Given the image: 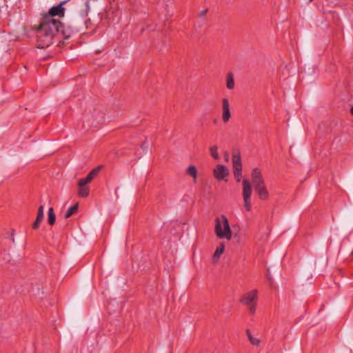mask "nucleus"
I'll return each mask as SVG.
<instances>
[{"label": "nucleus", "mask_w": 353, "mask_h": 353, "mask_svg": "<svg viewBox=\"0 0 353 353\" xmlns=\"http://www.w3.org/2000/svg\"><path fill=\"white\" fill-rule=\"evenodd\" d=\"M78 186V195L83 198L88 196L90 193V188L88 184L79 180Z\"/></svg>", "instance_id": "10"}, {"label": "nucleus", "mask_w": 353, "mask_h": 353, "mask_svg": "<svg viewBox=\"0 0 353 353\" xmlns=\"http://www.w3.org/2000/svg\"><path fill=\"white\" fill-rule=\"evenodd\" d=\"M78 210V204H75L71 207H70L65 214V218L68 219L72 215H73L74 213H76Z\"/></svg>", "instance_id": "17"}, {"label": "nucleus", "mask_w": 353, "mask_h": 353, "mask_svg": "<svg viewBox=\"0 0 353 353\" xmlns=\"http://www.w3.org/2000/svg\"><path fill=\"white\" fill-rule=\"evenodd\" d=\"M251 181L253 187L265 183V179L259 168H255L252 170Z\"/></svg>", "instance_id": "7"}, {"label": "nucleus", "mask_w": 353, "mask_h": 353, "mask_svg": "<svg viewBox=\"0 0 353 353\" xmlns=\"http://www.w3.org/2000/svg\"><path fill=\"white\" fill-rule=\"evenodd\" d=\"M101 168V166H98L96 168L93 169L89 174L88 175H90V177H92V179H94V177L95 176L97 175V174L99 172Z\"/></svg>", "instance_id": "20"}, {"label": "nucleus", "mask_w": 353, "mask_h": 353, "mask_svg": "<svg viewBox=\"0 0 353 353\" xmlns=\"http://www.w3.org/2000/svg\"><path fill=\"white\" fill-rule=\"evenodd\" d=\"M210 154L214 159H219L218 148L216 145H213L210 148Z\"/></svg>", "instance_id": "18"}, {"label": "nucleus", "mask_w": 353, "mask_h": 353, "mask_svg": "<svg viewBox=\"0 0 353 353\" xmlns=\"http://www.w3.org/2000/svg\"><path fill=\"white\" fill-rule=\"evenodd\" d=\"M226 88L228 90H233L235 87L234 74L232 72L227 74L225 77Z\"/></svg>", "instance_id": "13"}, {"label": "nucleus", "mask_w": 353, "mask_h": 353, "mask_svg": "<svg viewBox=\"0 0 353 353\" xmlns=\"http://www.w3.org/2000/svg\"><path fill=\"white\" fill-rule=\"evenodd\" d=\"M214 232L216 236L221 239L230 241L232 236V232L229 221L225 215L216 217L215 219Z\"/></svg>", "instance_id": "2"}, {"label": "nucleus", "mask_w": 353, "mask_h": 353, "mask_svg": "<svg viewBox=\"0 0 353 353\" xmlns=\"http://www.w3.org/2000/svg\"><path fill=\"white\" fill-rule=\"evenodd\" d=\"M213 174L217 180L221 181L228 175L229 172L225 166L219 164L216 168L214 169Z\"/></svg>", "instance_id": "8"}, {"label": "nucleus", "mask_w": 353, "mask_h": 353, "mask_svg": "<svg viewBox=\"0 0 353 353\" xmlns=\"http://www.w3.org/2000/svg\"><path fill=\"white\" fill-rule=\"evenodd\" d=\"M48 215V221L49 224L50 225H53L56 221V216H55V214L54 212V210L52 208H49Z\"/></svg>", "instance_id": "16"}, {"label": "nucleus", "mask_w": 353, "mask_h": 353, "mask_svg": "<svg viewBox=\"0 0 353 353\" xmlns=\"http://www.w3.org/2000/svg\"><path fill=\"white\" fill-rule=\"evenodd\" d=\"M351 114L353 115V106L351 108Z\"/></svg>", "instance_id": "26"}, {"label": "nucleus", "mask_w": 353, "mask_h": 353, "mask_svg": "<svg viewBox=\"0 0 353 353\" xmlns=\"http://www.w3.org/2000/svg\"><path fill=\"white\" fill-rule=\"evenodd\" d=\"M222 115L221 119L223 123H226L231 118V112L230 110V103L228 98H223L221 100Z\"/></svg>", "instance_id": "5"}, {"label": "nucleus", "mask_w": 353, "mask_h": 353, "mask_svg": "<svg viewBox=\"0 0 353 353\" xmlns=\"http://www.w3.org/2000/svg\"><path fill=\"white\" fill-rule=\"evenodd\" d=\"M255 192L259 197L262 200H267L269 199L270 193L265 185V182L263 184H259L254 187Z\"/></svg>", "instance_id": "9"}, {"label": "nucleus", "mask_w": 353, "mask_h": 353, "mask_svg": "<svg viewBox=\"0 0 353 353\" xmlns=\"http://www.w3.org/2000/svg\"><path fill=\"white\" fill-rule=\"evenodd\" d=\"M234 176L237 182L241 180V171H234Z\"/></svg>", "instance_id": "22"}, {"label": "nucleus", "mask_w": 353, "mask_h": 353, "mask_svg": "<svg viewBox=\"0 0 353 353\" xmlns=\"http://www.w3.org/2000/svg\"><path fill=\"white\" fill-rule=\"evenodd\" d=\"M233 171H241L242 164L240 154L239 152L232 154Z\"/></svg>", "instance_id": "11"}, {"label": "nucleus", "mask_w": 353, "mask_h": 353, "mask_svg": "<svg viewBox=\"0 0 353 353\" xmlns=\"http://www.w3.org/2000/svg\"><path fill=\"white\" fill-rule=\"evenodd\" d=\"M185 174L192 177L194 183L196 182L197 170L194 165H190L185 170Z\"/></svg>", "instance_id": "14"}, {"label": "nucleus", "mask_w": 353, "mask_h": 353, "mask_svg": "<svg viewBox=\"0 0 353 353\" xmlns=\"http://www.w3.org/2000/svg\"><path fill=\"white\" fill-rule=\"evenodd\" d=\"M245 333H246V335L248 338V340L250 341V343L253 345H259V343H260V340L256 338V337H254L250 330H246L245 331Z\"/></svg>", "instance_id": "15"}, {"label": "nucleus", "mask_w": 353, "mask_h": 353, "mask_svg": "<svg viewBox=\"0 0 353 353\" xmlns=\"http://www.w3.org/2000/svg\"><path fill=\"white\" fill-rule=\"evenodd\" d=\"M351 254L353 255V250L352 251Z\"/></svg>", "instance_id": "28"}, {"label": "nucleus", "mask_w": 353, "mask_h": 353, "mask_svg": "<svg viewBox=\"0 0 353 353\" xmlns=\"http://www.w3.org/2000/svg\"><path fill=\"white\" fill-rule=\"evenodd\" d=\"M225 250V245L223 243H221L216 248L213 256L212 260L214 263L217 262L221 256V255L223 253Z\"/></svg>", "instance_id": "12"}, {"label": "nucleus", "mask_w": 353, "mask_h": 353, "mask_svg": "<svg viewBox=\"0 0 353 353\" xmlns=\"http://www.w3.org/2000/svg\"><path fill=\"white\" fill-rule=\"evenodd\" d=\"M93 179L90 176V175H87L86 177L80 179L79 180L82 182H84L87 184H88Z\"/></svg>", "instance_id": "23"}, {"label": "nucleus", "mask_w": 353, "mask_h": 353, "mask_svg": "<svg viewBox=\"0 0 353 353\" xmlns=\"http://www.w3.org/2000/svg\"><path fill=\"white\" fill-rule=\"evenodd\" d=\"M148 144L146 143H143L141 145V148L143 150V151H146L147 149H148Z\"/></svg>", "instance_id": "25"}, {"label": "nucleus", "mask_w": 353, "mask_h": 353, "mask_svg": "<svg viewBox=\"0 0 353 353\" xmlns=\"http://www.w3.org/2000/svg\"><path fill=\"white\" fill-rule=\"evenodd\" d=\"M43 216H42V215H39L37 214V219L35 220V221L34 222L33 225H32V227L34 229H37L39 228L41 222L43 221Z\"/></svg>", "instance_id": "19"}, {"label": "nucleus", "mask_w": 353, "mask_h": 353, "mask_svg": "<svg viewBox=\"0 0 353 353\" xmlns=\"http://www.w3.org/2000/svg\"><path fill=\"white\" fill-rule=\"evenodd\" d=\"M258 298V292L256 290H252L245 293L241 298V303L245 305L251 314L256 312V301Z\"/></svg>", "instance_id": "3"}, {"label": "nucleus", "mask_w": 353, "mask_h": 353, "mask_svg": "<svg viewBox=\"0 0 353 353\" xmlns=\"http://www.w3.org/2000/svg\"><path fill=\"white\" fill-rule=\"evenodd\" d=\"M61 26L62 24L59 20H44L37 30L38 48H45L52 44L54 37Z\"/></svg>", "instance_id": "1"}, {"label": "nucleus", "mask_w": 353, "mask_h": 353, "mask_svg": "<svg viewBox=\"0 0 353 353\" xmlns=\"http://www.w3.org/2000/svg\"><path fill=\"white\" fill-rule=\"evenodd\" d=\"M242 196L244 201V207L248 212H250L252 208L250 199L252 194L250 182L248 179H244L242 181Z\"/></svg>", "instance_id": "4"}, {"label": "nucleus", "mask_w": 353, "mask_h": 353, "mask_svg": "<svg viewBox=\"0 0 353 353\" xmlns=\"http://www.w3.org/2000/svg\"><path fill=\"white\" fill-rule=\"evenodd\" d=\"M38 214L44 216V208L43 205H40L38 210Z\"/></svg>", "instance_id": "24"}, {"label": "nucleus", "mask_w": 353, "mask_h": 353, "mask_svg": "<svg viewBox=\"0 0 353 353\" xmlns=\"http://www.w3.org/2000/svg\"><path fill=\"white\" fill-rule=\"evenodd\" d=\"M101 168V166H98L96 168L93 169L89 174L88 175H90V177H92V179H94V177L95 176L97 175V174L99 172Z\"/></svg>", "instance_id": "21"}, {"label": "nucleus", "mask_w": 353, "mask_h": 353, "mask_svg": "<svg viewBox=\"0 0 353 353\" xmlns=\"http://www.w3.org/2000/svg\"><path fill=\"white\" fill-rule=\"evenodd\" d=\"M64 3V1L61 2L58 6L51 8L48 12V17H47L44 20L54 19L52 17L55 16L63 17L65 8L63 7V5Z\"/></svg>", "instance_id": "6"}, {"label": "nucleus", "mask_w": 353, "mask_h": 353, "mask_svg": "<svg viewBox=\"0 0 353 353\" xmlns=\"http://www.w3.org/2000/svg\"><path fill=\"white\" fill-rule=\"evenodd\" d=\"M205 12H206V11H205H205H203V12H202V15H203H203H205Z\"/></svg>", "instance_id": "27"}]
</instances>
